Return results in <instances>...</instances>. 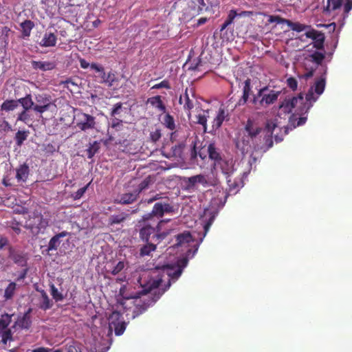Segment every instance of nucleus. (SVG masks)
Masks as SVG:
<instances>
[{
	"label": "nucleus",
	"mask_w": 352,
	"mask_h": 352,
	"mask_svg": "<svg viewBox=\"0 0 352 352\" xmlns=\"http://www.w3.org/2000/svg\"><path fill=\"white\" fill-rule=\"evenodd\" d=\"M164 220H160L153 224L152 221H142V219L139 221V224L141 226L139 230L140 239L144 242H149L151 239L155 243H160L164 240L168 234V231H162V225Z\"/></svg>",
	"instance_id": "f257e3e1"
},
{
	"label": "nucleus",
	"mask_w": 352,
	"mask_h": 352,
	"mask_svg": "<svg viewBox=\"0 0 352 352\" xmlns=\"http://www.w3.org/2000/svg\"><path fill=\"white\" fill-rule=\"evenodd\" d=\"M198 182L204 187L213 186L215 188L214 192H217L216 197L211 199V204L217 208H221L224 206L228 193L220 186V180L217 175H213L212 177H208L202 174L198 175Z\"/></svg>",
	"instance_id": "f03ea898"
},
{
	"label": "nucleus",
	"mask_w": 352,
	"mask_h": 352,
	"mask_svg": "<svg viewBox=\"0 0 352 352\" xmlns=\"http://www.w3.org/2000/svg\"><path fill=\"white\" fill-rule=\"evenodd\" d=\"M162 281V276L157 271L148 270L142 272L138 280L144 293H148L152 289L157 288Z\"/></svg>",
	"instance_id": "7ed1b4c3"
},
{
	"label": "nucleus",
	"mask_w": 352,
	"mask_h": 352,
	"mask_svg": "<svg viewBox=\"0 0 352 352\" xmlns=\"http://www.w3.org/2000/svg\"><path fill=\"white\" fill-rule=\"evenodd\" d=\"M267 90L268 87H264L259 89L256 95L254 96L252 104L256 109L267 107V106L274 104L278 100L280 94V91L270 90L268 94H265V91Z\"/></svg>",
	"instance_id": "20e7f679"
},
{
	"label": "nucleus",
	"mask_w": 352,
	"mask_h": 352,
	"mask_svg": "<svg viewBox=\"0 0 352 352\" xmlns=\"http://www.w3.org/2000/svg\"><path fill=\"white\" fill-rule=\"evenodd\" d=\"M214 166L219 167L222 173L226 176L227 184L230 190H235L238 185L235 181H232L231 176L233 175L236 168L234 162L232 159H222L219 162H215Z\"/></svg>",
	"instance_id": "39448f33"
},
{
	"label": "nucleus",
	"mask_w": 352,
	"mask_h": 352,
	"mask_svg": "<svg viewBox=\"0 0 352 352\" xmlns=\"http://www.w3.org/2000/svg\"><path fill=\"white\" fill-rule=\"evenodd\" d=\"M13 314L5 313L0 316V336L1 337V342L6 344L8 341L13 340L12 333L8 326L12 322Z\"/></svg>",
	"instance_id": "423d86ee"
},
{
	"label": "nucleus",
	"mask_w": 352,
	"mask_h": 352,
	"mask_svg": "<svg viewBox=\"0 0 352 352\" xmlns=\"http://www.w3.org/2000/svg\"><path fill=\"white\" fill-rule=\"evenodd\" d=\"M109 327L111 330L114 329L116 336H121L124 333L126 323L122 320V314L119 311H113L109 318Z\"/></svg>",
	"instance_id": "0eeeda50"
},
{
	"label": "nucleus",
	"mask_w": 352,
	"mask_h": 352,
	"mask_svg": "<svg viewBox=\"0 0 352 352\" xmlns=\"http://www.w3.org/2000/svg\"><path fill=\"white\" fill-rule=\"evenodd\" d=\"M325 85H326L325 78L322 77L315 82L314 88L311 87L309 90V91L307 93L305 99H306L307 102H309V104L307 107L306 111H307L310 109V107L312 106L311 102H316L318 98V96H316V97L314 96V92L318 96H320L323 93L324 88H325Z\"/></svg>",
	"instance_id": "6e6552de"
},
{
	"label": "nucleus",
	"mask_w": 352,
	"mask_h": 352,
	"mask_svg": "<svg viewBox=\"0 0 352 352\" xmlns=\"http://www.w3.org/2000/svg\"><path fill=\"white\" fill-rule=\"evenodd\" d=\"M344 5V13H348L352 10V0H327V5L324 7V13H330L340 9Z\"/></svg>",
	"instance_id": "1a4fd4ad"
},
{
	"label": "nucleus",
	"mask_w": 352,
	"mask_h": 352,
	"mask_svg": "<svg viewBox=\"0 0 352 352\" xmlns=\"http://www.w3.org/2000/svg\"><path fill=\"white\" fill-rule=\"evenodd\" d=\"M208 6L204 0H186V14L191 17L199 15L203 11L207 10Z\"/></svg>",
	"instance_id": "9d476101"
},
{
	"label": "nucleus",
	"mask_w": 352,
	"mask_h": 352,
	"mask_svg": "<svg viewBox=\"0 0 352 352\" xmlns=\"http://www.w3.org/2000/svg\"><path fill=\"white\" fill-rule=\"evenodd\" d=\"M195 99V93L192 88L188 89L186 88L183 95H181L179 99L180 104H183L184 109L190 114V111L194 108L193 100Z\"/></svg>",
	"instance_id": "9b49d317"
},
{
	"label": "nucleus",
	"mask_w": 352,
	"mask_h": 352,
	"mask_svg": "<svg viewBox=\"0 0 352 352\" xmlns=\"http://www.w3.org/2000/svg\"><path fill=\"white\" fill-rule=\"evenodd\" d=\"M32 219V222H30L25 225V228L30 230L32 233H39L41 229L45 228L47 225V221L41 214H34Z\"/></svg>",
	"instance_id": "f8f14e48"
},
{
	"label": "nucleus",
	"mask_w": 352,
	"mask_h": 352,
	"mask_svg": "<svg viewBox=\"0 0 352 352\" xmlns=\"http://www.w3.org/2000/svg\"><path fill=\"white\" fill-rule=\"evenodd\" d=\"M230 120V113L228 109L221 105L217 112L216 117L212 122V129L217 130L219 129L224 121Z\"/></svg>",
	"instance_id": "ddd939ff"
},
{
	"label": "nucleus",
	"mask_w": 352,
	"mask_h": 352,
	"mask_svg": "<svg viewBox=\"0 0 352 352\" xmlns=\"http://www.w3.org/2000/svg\"><path fill=\"white\" fill-rule=\"evenodd\" d=\"M119 148L124 153L130 155L136 154L140 150V145L135 140H124L119 142Z\"/></svg>",
	"instance_id": "4468645a"
},
{
	"label": "nucleus",
	"mask_w": 352,
	"mask_h": 352,
	"mask_svg": "<svg viewBox=\"0 0 352 352\" xmlns=\"http://www.w3.org/2000/svg\"><path fill=\"white\" fill-rule=\"evenodd\" d=\"M307 38H311L314 41V47L318 50L324 49V35L323 33L318 32L315 30H311L305 33Z\"/></svg>",
	"instance_id": "2eb2a0df"
},
{
	"label": "nucleus",
	"mask_w": 352,
	"mask_h": 352,
	"mask_svg": "<svg viewBox=\"0 0 352 352\" xmlns=\"http://www.w3.org/2000/svg\"><path fill=\"white\" fill-rule=\"evenodd\" d=\"M164 216L163 207L162 202L155 203L153 207L152 211L142 216V221L155 222L154 217L158 219Z\"/></svg>",
	"instance_id": "dca6fc26"
},
{
	"label": "nucleus",
	"mask_w": 352,
	"mask_h": 352,
	"mask_svg": "<svg viewBox=\"0 0 352 352\" xmlns=\"http://www.w3.org/2000/svg\"><path fill=\"white\" fill-rule=\"evenodd\" d=\"M32 309L29 308L22 316H19L14 322L13 327H19L21 329H28L32 324L30 314Z\"/></svg>",
	"instance_id": "f3484780"
},
{
	"label": "nucleus",
	"mask_w": 352,
	"mask_h": 352,
	"mask_svg": "<svg viewBox=\"0 0 352 352\" xmlns=\"http://www.w3.org/2000/svg\"><path fill=\"white\" fill-rule=\"evenodd\" d=\"M82 116L83 118L77 122L76 126L83 131L94 129L96 125L95 118L87 113H82Z\"/></svg>",
	"instance_id": "a211bd4d"
},
{
	"label": "nucleus",
	"mask_w": 352,
	"mask_h": 352,
	"mask_svg": "<svg viewBox=\"0 0 352 352\" xmlns=\"http://www.w3.org/2000/svg\"><path fill=\"white\" fill-rule=\"evenodd\" d=\"M70 235V233L67 231H63L55 234L52 236L48 243V246L46 249L47 253L49 254V252L52 250H57L60 244V239L68 236Z\"/></svg>",
	"instance_id": "6ab92c4d"
},
{
	"label": "nucleus",
	"mask_w": 352,
	"mask_h": 352,
	"mask_svg": "<svg viewBox=\"0 0 352 352\" xmlns=\"http://www.w3.org/2000/svg\"><path fill=\"white\" fill-rule=\"evenodd\" d=\"M245 130L248 133V137L251 139H254L261 133L262 128L254 123L253 120L248 119L245 126Z\"/></svg>",
	"instance_id": "aec40b11"
},
{
	"label": "nucleus",
	"mask_w": 352,
	"mask_h": 352,
	"mask_svg": "<svg viewBox=\"0 0 352 352\" xmlns=\"http://www.w3.org/2000/svg\"><path fill=\"white\" fill-rule=\"evenodd\" d=\"M138 197L139 195L134 190L133 192H127L121 195L115 200V202L120 204L127 205L135 202Z\"/></svg>",
	"instance_id": "412c9836"
},
{
	"label": "nucleus",
	"mask_w": 352,
	"mask_h": 352,
	"mask_svg": "<svg viewBox=\"0 0 352 352\" xmlns=\"http://www.w3.org/2000/svg\"><path fill=\"white\" fill-rule=\"evenodd\" d=\"M57 37L52 32H45L41 42L40 45L42 47H54L56 44Z\"/></svg>",
	"instance_id": "4be33fe9"
},
{
	"label": "nucleus",
	"mask_w": 352,
	"mask_h": 352,
	"mask_svg": "<svg viewBox=\"0 0 352 352\" xmlns=\"http://www.w3.org/2000/svg\"><path fill=\"white\" fill-rule=\"evenodd\" d=\"M30 173L29 166L26 164H23L16 169V178L17 181L25 182L28 178Z\"/></svg>",
	"instance_id": "5701e85b"
},
{
	"label": "nucleus",
	"mask_w": 352,
	"mask_h": 352,
	"mask_svg": "<svg viewBox=\"0 0 352 352\" xmlns=\"http://www.w3.org/2000/svg\"><path fill=\"white\" fill-rule=\"evenodd\" d=\"M147 103L156 108L159 111L165 113L166 108L160 96H155L148 98Z\"/></svg>",
	"instance_id": "b1692460"
},
{
	"label": "nucleus",
	"mask_w": 352,
	"mask_h": 352,
	"mask_svg": "<svg viewBox=\"0 0 352 352\" xmlns=\"http://www.w3.org/2000/svg\"><path fill=\"white\" fill-rule=\"evenodd\" d=\"M31 64L33 69H40L43 72L52 70L55 67L54 63L49 61L32 60Z\"/></svg>",
	"instance_id": "393cba45"
},
{
	"label": "nucleus",
	"mask_w": 352,
	"mask_h": 352,
	"mask_svg": "<svg viewBox=\"0 0 352 352\" xmlns=\"http://www.w3.org/2000/svg\"><path fill=\"white\" fill-rule=\"evenodd\" d=\"M36 290L41 293L42 298V302L39 305V308L44 311L51 309L53 306V302L50 299L46 292L43 289H36Z\"/></svg>",
	"instance_id": "a878e982"
},
{
	"label": "nucleus",
	"mask_w": 352,
	"mask_h": 352,
	"mask_svg": "<svg viewBox=\"0 0 352 352\" xmlns=\"http://www.w3.org/2000/svg\"><path fill=\"white\" fill-rule=\"evenodd\" d=\"M251 92V80L250 78H247L244 82V86L243 88V96L239 100L237 104L238 105H243L245 104L250 96Z\"/></svg>",
	"instance_id": "bb28decb"
},
{
	"label": "nucleus",
	"mask_w": 352,
	"mask_h": 352,
	"mask_svg": "<svg viewBox=\"0 0 352 352\" xmlns=\"http://www.w3.org/2000/svg\"><path fill=\"white\" fill-rule=\"evenodd\" d=\"M191 241H192V235L190 232L186 231L176 236V243L175 245L177 247L182 246L188 244Z\"/></svg>",
	"instance_id": "cd10ccee"
},
{
	"label": "nucleus",
	"mask_w": 352,
	"mask_h": 352,
	"mask_svg": "<svg viewBox=\"0 0 352 352\" xmlns=\"http://www.w3.org/2000/svg\"><path fill=\"white\" fill-rule=\"evenodd\" d=\"M10 256L12 261L17 265L23 267L27 265V258L23 252H14L12 253V248H10Z\"/></svg>",
	"instance_id": "c85d7f7f"
},
{
	"label": "nucleus",
	"mask_w": 352,
	"mask_h": 352,
	"mask_svg": "<svg viewBox=\"0 0 352 352\" xmlns=\"http://www.w3.org/2000/svg\"><path fill=\"white\" fill-rule=\"evenodd\" d=\"M208 153L209 158L214 161V164L215 162H219L223 159L221 153L219 152L214 143L209 144L208 146Z\"/></svg>",
	"instance_id": "c756f323"
},
{
	"label": "nucleus",
	"mask_w": 352,
	"mask_h": 352,
	"mask_svg": "<svg viewBox=\"0 0 352 352\" xmlns=\"http://www.w3.org/2000/svg\"><path fill=\"white\" fill-rule=\"evenodd\" d=\"M146 244L142 245L140 249V256L142 257L150 256L151 252L156 250L157 245L152 242H145Z\"/></svg>",
	"instance_id": "7c9ffc66"
},
{
	"label": "nucleus",
	"mask_w": 352,
	"mask_h": 352,
	"mask_svg": "<svg viewBox=\"0 0 352 352\" xmlns=\"http://www.w3.org/2000/svg\"><path fill=\"white\" fill-rule=\"evenodd\" d=\"M250 13L251 12H248V11H243L240 14H237L236 10H232L229 12L228 17L226 19V21L223 22V23H225L226 25V26H228L233 22L234 19H235V17L236 16L239 15L240 16H250Z\"/></svg>",
	"instance_id": "2f4dec72"
},
{
	"label": "nucleus",
	"mask_w": 352,
	"mask_h": 352,
	"mask_svg": "<svg viewBox=\"0 0 352 352\" xmlns=\"http://www.w3.org/2000/svg\"><path fill=\"white\" fill-rule=\"evenodd\" d=\"M250 13L251 12H248V11H243L240 14H237L236 10H232L229 12L228 17L226 19V21L223 22V23H225L226 25V26H228L233 22L234 19H235V17L236 16L239 15L240 16H250Z\"/></svg>",
	"instance_id": "473e14b6"
},
{
	"label": "nucleus",
	"mask_w": 352,
	"mask_h": 352,
	"mask_svg": "<svg viewBox=\"0 0 352 352\" xmlns=\"http://www.w3.org/2000/svg\"><path fill=\"white\" fill-rule=\"evenodd\" d=\"M22 34L23 37H28L30 35L32 30L34 27V23L31 20H25L21 23Z\"/></svg>",
	"instance_id": "72a5a7b5"
},
{
	"label": "nucleus",
	"mask_w": 352,
	"mask_h": 352,
	"mask_svg": "<svg viewBox=\"0 0 352 352\" xmlns=\"http://www.w3.org/2000/svg\"><path fill=\"white\" fill-rule=\"evenodd\" d=\"M17 102L18 104L20 103L21 104L23 110H30L34 106V103L30 94H28L25 97L19 98Z\"/></svg>",
	"instance_id": "f704fd0d"
},
{
	"label": "nucleus",
	"mask_w": 352,
	"mask_h": 352,
	"mask_svg": "<svg viewBox=\"0 0 352 352\" xmlns=\"http://www.w3.org/2000/svg\"><path fill=\"white\" fill-rule=\"evenodd\" d=\"M129 214L124 212L118 214L111 215L109 218V224L114 225L121 223L126 220Z\"/></svg>",
	"instance_id": "c9c22d12"
},
{
	"label": "nucleus",
	"mask_w": 352,
	"mask_h": 352,
	"mask_svg": "<svg viewBox=\"0 0 352 352\" xmlns=\"http://www.w3.org/2000/svg\"><path fill=\"white\" fill-rule=\"evenodd\" d=\"M186 188L188 190H195L197 187L198 182V175L192 177L184 178Z\"/></svg>",
	"instance_id": "e433bc0d"
},
{
	"label": "nucleus",
	"mask_w": 352,
	"mask_h": 352,
	"mask_svg": "<svg viewBox=\"0 0 352 352\" xmlns=\"http://www.w3.org/2000/svg\"><path fill=\"white\" fill-rule=\"evenodd\" d=\"M287 25L293 30L296 31L297 32H302L308 28H310V26L302 24L298 22H292L290 20H287Z\"/></svg>",
	"instance_id": "4c0bfd02"
},
{
	"label": "nucleus",
	"mask_w": 352,
	"mask_h": 352,
	"mask_svg": "<svg viewBox=\"0 0 352 352\" xmlns=\"http://www.w3.org/2000/svg\"><path fill=\"white\" fill-rule=\"evenodd\" d=\"M162 124L170 131H173L175 129L174 118L168 113L164 116Z\"/></svg>",
	"instance_id": "58836bf2"
},
{
	"label": "nucleus",
	"mask_w": 352,
	"mask_h": 352,
	"mask_svg": "<svg viewBox=\"0 0 352 352\" xmlns=\"http://www.w3.org/2000/svg\"><path fill=\"white\" fill-rule=\"evenodd\" d=\"M17 107H18L17 100H7L2 103L1 106V109L3 111H13Z\"/></svg>",
	"instance_id": "ea45409f"
},
{
	"label": "nucleus",
	"mask_w": 352,
	"mask_h": 352,
	"mask_svg": "<svg viewBox=\"0 0 352 352\" xmlns=\"http://www.w3.org/2000/svg\"><path fill=\"white\" fill-rule=\"evenodd\" d=\"M149 300L146 302L145 301L143 302L142 304L137 303L135 309L133 311V318H135L136 316H139L140 314L144 312L147 308L149 307Z\"/></svg>",
	"instance_id": "a19ab883"
},
{
	"label": "nucleus",
	"mask_w": 352,
	"mask_h": 352,
	"mask_svg": "<svg viewBox=\"0 0 352 352\" xmlns=\"http://www.w3.org/2000/svg\"><path fill=\"white\" fill-rule=\"evenodd\" d=\"M16 288V284L14 282H11L6 288L5 292H4V298L6 300H10L11 299L15 292Z\"/></svg>",
	"instance_id": "79ce46f5"
},
{
	"label": "nucleus",
	"mask_w": 352,
	"mask_h": 352,
	"mask_svg": "<svg viewBox=\"0 0 352 352\" xmlns=\"http://www.w3.org/2000/svg\"><path fill=\"white\" fill-rule=\"evenodd\" d=\"M28 135V131H18L15 134V141L17 146H21L23 142L27 139Z\"/></svg>",
	"instance_id": "37998d69"
},
{
	"label": "nucleus",
	"mask_w": 352,
	"mask_h": 352,
	"mask_svg": "<svg viewBox=\"0 0 352 352\" xmlns=\"http://www.w3.org/2000/svg\"><path fill=\"white\" fill-rule=\"evenodd\" d=\"M208 111H204V114H198L196 116L197 121L196 122L202 125L204 131H207V117L206 114H208Z\"/></svg>",
	"instance_id": "c03bdc74"
},
{
	"label": "nucleus",
	"mask_w": 352,
	"mask_h": 352,
	"mask_svg": "<svg viewBox=\"0 0 352 352\" xmlns=\"http://www.w3.org/2000/svg\"><path fill=\"white\" fill-rule=\"evenodd\" d=\"M29 110H23L17 117V121H21L26 124H28L29 122H32V118L28 111Z\"/></svg>",
	"instance_id": "a18cd8bd"
},
{
	"label": "nucleus",
	"mask_w": 352,
	"mask_h": 352,
	"mask_svg": "<svg viewBox=\"0 0 352 352\" xmlns=\"http://www.w3.org/2000/svg\"><path fill=\"white\" fill-rule=\"evenodd\" d=\"M50 292L52 298L55 300L56 302L62 301L64 298L63 295L58 292V289L55 287L54 284H50Z\"/></svg>",
	"instance_id": "49530a36"
},
{
	"label": "nucleus",
	"mask_w": 352,
	"mask_h": 352,
	"mask_svg": "<svg viewBox=\"0 0 352 352\" xmlns=\"http://www.w3.org/2000/svg\"><path fill=\"white\" fill-rule=\"evenodd\" d=\"M99 144L95 141L93 144H90L88 148L86 150L87 157L92 158L99 149Z\"/></svg>",
	"instance_id": "de8ad7c7"
},
{
	"label": "nucleus",
	"mask_w": 352,
	"mask_h": 352,
	"mask_svg": "<svg viewBox=\"0 0 352 352\" xmlns=\"http://www.w3.org/2000/svg\"><path fill=\"white\" fill-rule=\"evenodd\" d=\"M312 62L316 63L318 65H321L325 56L323 53L315 52L309 56Z\"/></svg>",
	"instance_id": "09e8293b"
},
{
	"label": "nucleus",
	"mask_w": 352,
	"mask_h": 352,
	"mask_svg": "<svg viewBox=\"0 0 352 352\" xmlns=\"http://www.w3.org/2000/svg\"><path fill=\"white\" fill-rule=\"evenodd\" d=\"M290 103V106L292 105L293 108H295L298 103L300 104H304L305 106L307 104L304 103V98L302 94H299L297 96L292 97L291 99H287Z\"/></svg>",
	"instance_id": "8fccbe9b"
},
{
	"label": "nucleus",
	"mask_w": 352,
	"mask_h": 352,
	"mask_svg": "<svg viewBox=\"0 0 352 352\" xmlns=\"http://www.w3.org/2000/svg\"><path fill=\"white\" fill-rule=\"evenodd\" d=\"M90 184H91V182L88 183L84 187L78 189L76 192L72 193L71 195V197L74 200H78V199H80L84 195L85 192L87 191V190L88 187H89V186L90 185Z\"/></svg>",
	"instance_id": "3c124183"
},
{
	"label": "nucleus",
	"mask_w": 352,
	"mask_h": 352,
	"mask_svg": "<svg viewBox=\"0 0 352 352\" xmlns=\"http://www.w3.org/2000/svg\"><path fill=\"white\" fill-rule=\"evenodd\" d=\"M293 107L291 105L287 99H285L280 105L279 109L280 111H283L284 113L288 114L292 112Z\"/></svg>",
	"instance_id": "603ef678"
},
{
	"label": "nucleus",
	"mask_w": 352,
	"mask_h": 352,
	"mask_svg": "<svg viewBox=\"0 0 352 352\" xmlns=\"http://www.w3.org/2000/svg\"><path fill=\"white\" fill-rule=\"evenodd\" d=\"M151 182V179L150 177H146L142 182L138 185V187L135 190L136 192L140 195V193L147 188Z\"/></svg>",
	"instance_id": "864d4df0"
},
{
	"label": "nucleus",
	"mask_w": 352,
	"mask_h": 352,
	"mask_svg": "<svg viewBox=\"0 0 352 352\" xmlns=\"http://www.w3.org/2000/svg\"><path fill=\"white\" fill-rule=\"evenodd\" d=\"M288 19H284L278 15H270L268 16V23H276L278 24H287Z\"/></svg>",
	"instance_id": "5fc2aeb1"
},
{
	"label": "nucleus",
	"mask_w": 352,
	"mask_h": 352,
	"mask_svg": "<svg viewBox=\"0 0 352 352\" xmlns=\"http://www.w3.org/2000/svg\"><path fill=\"white\" fill-rule=\"evenodd\" d=\"M111 126L112 129L119 131L122 127V120L118 117H111Z\"/></svg>",
	"instance_id": "6e6d98bb"
},
{
	"label": "nucleus",
	"mask_w": 352,
	"mask_h": 352,
	"mask_svg": "<svg viewBox=\"0 0 352 352\" xmlns=\"http://www.w3.org/2000/svg\"><path fill=\"white\" fill-rule=\"evenodd\" d=\"M122 102H118L114 104L110 116L111 117H117L119 116L122 111Z\"/></svg>",
	"instance_id": "4d7b16f0"
},
{
	"label": "nucleus",
	"mask_w": 352,
	"mask_h": 352,
	"mask_svg": "<svg viewBox=\"0 0 352 352\" xmlns=\"http://www.w3.org/2000/svg\"><path fill=\"white\" fill-rule=\"evenodd\" d=\"M51 105L52 104L50 102H48L45 104H43V105L36 104L34 106L33 109L36 112L43 113L45 111H47L50 109V107H51Z\"/></svg>",
	"instance_id": "13d9d810"
},
{
	"label": "nucleus",
	"mask_w": 352,
	"mask_h": 352,
	"mask_svg": "<svg viewBox=\"0 0 352 352\" xmlns=\"http://www.w3.org/2000/svg\"><path fill=\"white\" fill-rule=\"evenodd\" d=\"M116 80H117L115 74L112 72H109L107 74L104 83L107 84L109 87H111L113 85L114 82H116Z\"/></svg>",
	"instance_id": "bf43d9fd"
},
{
	"label": "nucleus",
	"mask_w": 352,
	"mask_h": 352,
	"mask_svg": "<svg viewBox=\"0 0 352 352\" xmlns=\"http://www.w3.org/2000/svg\"><path fill=\"white\" fill-rule=\"evenodd\" d=\"M162 137L161 130L159 129H156L154 131L151 132L150 138L152 142H157Z\"/></svg>",
	"instance_id": "052dcab7"
},
{
	"label": "nucleus",
	"mask_w": 352,
	"mask_h": 352,
	"mask_svg": "<svg viewBox=\"0 0 352 352\" xmlns=\"http://www.w3.org/2000/svg\"><path fill=\"white\" fill-rule=\"evenodd\" d=\"M161 88H165L167 89H170V85L169 81L168 80H164L162 82H160V83L155 84L152 87V89H161Z\"/></svg>",
	"instance_id": "680f3d73"
},
{
	"label": "nucleus",
	"mask_w": 352,
	"mask_h": 352,
	"mask_svg": "<svg viewBox=\"0 0 352 352\" xmlns=\"http://www.w3.org/2000/svg\"><path fill=\"white\" fill-rule=\"evenodd\" d=\"M287 85L292 90L295 91L298 87V82L294 77H289L287 79Z\"/></svg>",
	"instance_id": "e2e57ef3"
},
{
	"label": "nucleus",
	"mask_w": 352,
	"mask_h": 352,
	"mask_svg": "<svg viewBox=\"0 0 352 352\" xmlns=\"http://www.w3.org/2000/svg\"><path fill=\"white\" fill-rule=\"evenodd\" d=\"M124 267V263L122 261H119L116 265L113 268L111 271V274L113 275H116L120 273Z\"/></svg>",
	"instance_id": "0e129e2a"
},
{
	"label": "nucleus",
	"mask_w": 352,
	"mask_h": 352,
	"mask_svg": "<svg viewBox=\"0 0 352 352\" xmlns=\"http://www.w3.org/2000/svg\"><path fill=\"white\" fill-rule=\"evenodd\" d=\"M236 147L240 149L242 152L248 151L249 147V141L243 140L242 142V145L241 142H236Z\"/></svg>",
	"instance_id": "69168bd1"
},
{
	"label": "nucleus",
	"mask_w": 352,
	"mask_h": 352,
	"mask_svg": "<svg viewBox=\"0 0 352 352\" xmlns=\"http://www.w3.org/2000/svg\"><path fill=\"white\" fill-rule=\"evenodd\" d=\"M183 148H184V146H182V144H180L173 146L172 151H173V155L175 157L180 156L182 153Z\"/></svg>",
	"instance_id": "338daca9"
},
{
	"label": "nucleus",
	"mask_w": 352,
	"mask_h": 352,
	"mask_svg": "<svg viewBox=\"0 0 352 352\" xmlns=\"http://www.w3.org/2000/svg\"><path fill=\"white\" fill-rule=\"evenodd\" d=\"M163 212L164 213H172L174 212L173 206L170 205L168 203L164 202L162 203Z\"/></svg>",
	"instance_id": "774afa93"
}]
</instances>
